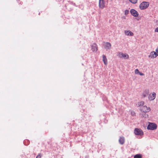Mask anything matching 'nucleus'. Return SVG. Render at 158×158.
Listing matches in <instances>:
<instances>
[{
  "label": "nucleus",
  "instance_id": "obj_16",
  "mask_svg": "<svg viewBox=\"0 0 158 158\" xmlns=\"http://www.w3.org/2000/svg\"><path fill=\"white\" fill-rule=\"evenodd\" d=\"M129 1L133 4H136L138 0H129Z\"/></svg>",
  "mask_w": 158,
  "mask_h": 158
},
{
  "label": "nucleus",
  "instance_id": "obj_25",
  "mask_svg": "<svg viewBox=\"0 0 158 158\" xmlns=\"http://www.w3.org/2000/svg\"><path fill=\"white\" fill-rule=\"evenodd\" d=\"M156 52L158 55V47L157 48L156 50Z\"/></svg>",
  "mask_w": 158,
  "mask_h": 158
},
{
  "label": "nucleus",
  "instance_id": "obj_22",
  "mask_svg": "<svg viewBox=\"0 0 158 158\" xmlns=\"http://www.w3.org/2000/svg\"><path fill=\"white\" fill-rule=\"evenodd\" d=\"M41 155L40 154H39L36 157V158H41Z\"/></svg>",
  "mask_w": 158,
  "mask_h": 158
},
{
  "label": "nucleus",
  "instance_id": "obj_8",
  "mask_svg": "<svg viewBox=\"0 0 158 158\" xmlns=\"http://www.w3.org/2000/svg\"><path fill=\"white\" fill-rule=\"evenodd\" d=\"M130 12L132 15L135 17H137L139 15L137 11L134 9H131L130 10Z\"/></svg>",
  "mask_w": 158,
  "mask_h": 158
},
{
  "label": "nucleus",
  "instance_id": "obj_2",
  "mask_svg": "<svg viewBox=\"0 0 158 158\" xmlns=\"http://www.w3.org/2000/svg\"><path fill=\"white\" fill-rule=\"evenodd\" d=\"M141 110L144 113L148 112L151 110V109L149 107H147L145 106H143L141 107Z\"/></svg>",
  "mask_w": 158,
  "mask_h": 158
},
{
  "label": "nucleus",
  "instance_id": "obj_17",
  "mask_svg": "<svg viewBox=\"0 0 158 158\" xmlns=\"http://www.w3.org/2000/svg\"><path fill=\"white\" fill-rule=\"evenodd\" d=\"M149 94V91L148 90H146L145 91V94L144 93L143 94V97H145L148 94Z\"/></svg>",
  "mask_w": 158,
  "mask_h": 158
},
{
  "label": "nucleus",
  "instance_id": "obj_13",
  "mask_svg": "<svg viewBox=\"0 0 158 158\" xmlns=\"http://www.w3.org/2000/svg\"><path fill=\"white\" fill-rule=\"evenodd\" d=\"M119 143L121 144H123L125 142V139L123 137H121L119 139Z\"/></svg>",
  "mask_w": 158,
  "mask_h": 158
},
{
  "label": "nucleus",
  "instance_id": "obj_7",
  "mask_svg": "<svg viewBox=\"0 0 158 158\" xmlns=\"http://www.w3.org/2000/svg\"><path fill=\"white\" fill-rule=\"evenodd\" d=\"M91 50L93 52H96L98 50V47L96 44L94 43L91 45Z\"/></svg>",
  "mask_w": 158,
  "mask_h": 158
},
{
  "label": "nucleus",
  "instance_id": "obj_14",
  "mask_svg": "<svg viewBox=\"0 0 158 158\" xmlns=\"http://www.w3.org/2000/svg\"><path fill=\"white\" fill-rule=\"evenodd\" d=\"M103 61L104 64L106 65L107 64V59L106 56L104 55H103Z\"/></svg>",
  "mask_w": 158,
  "mask_h": 158
},
{
  "label": "nucleus",
  "instance_id": "obj_20",
  "mask_svg": "<svg viewBox=\"0 0 158 158\" xmlns=\"http://www.w3.org/2000/svg\"><path fill=\"white\" fill-rule=\"evenodd\" d=\"M144 105V102L143 101H141L140 102L139 105L140 106H143Z\"/></svg>",
  "mask_w": 158,
  "mask_h": 158
},
{
  "label": "nucleus",
  "instance_id": "obj_19",
  "mask_svg": "<svg viewBox=\"0 0 158 158\" xmlns=\"http://www.w3.org/2000/svg\"><path fill=\"white\" fill-rule=\"evenodd\" d=\"M135 74H139V72L138 69H136L135 71Z\"/></svg>",
  "mask_w": 158,
  "mask_h": 158
},
{
  "label": "nucleus",
  "instance_id": "obj_1",
  "mask_svg": "<svg viewBox=\"0 0 158 158\" xmlns=\"http://www.w3.org/2000/svg\"><path fill=\"white\" fill-rule=\"evenodd\" d=\"M149 6V2H143L140 4L139 7L141 10H144L148 7Z\"/></svg>",
  "mask_w": 158,
  "mask_h": 158
},
{
  "label": "nucleus",
  "instance_id": "obj_12",
  "mask_svg": "<svg viewBox=\"0 0 158 158\" xmlns=\"http://www.w3.org/2000/svg\"><path fill=\"white\" fill-rule=\"evenodd\" d=\"M104 47L106 49H110L111 47V44L109 42H106L104 44Z\"/></svg>",
  "mask_w": 158,
  "mask_h": 158
},
{
  "label": "nucleus",
  "instance_id": "obj_3",
  "mask_svg": "<svg viewBox=\"0 0 158 158\" xmlns=\"http://www.w3.org/2000/svg\"><path fill=\"white\" fill-rule=\"evenodd\" d=\"M157 125L155 123H150L147 127V129L150 130H154L157 128Z\"/></svg>",
  "mask_w": 158,
  "mask_h": 158
},
{
  "label": "nucleus",
  "instance_id": "obj_10",
  "mask_svg": "<svg viewBox=\"0 0 158 158\" xmlns=\"http://www.w3.org/2000/svg\"><path fill=\"white\" fill-rule=\"evenodd\" d=\"M105 6V2L104 0H99V7L103 9Z\"/></svg>",
  "mask_w": 158,
  "mask_h": 158
},
{
  "label": "nucleus",
  "instance_id": "obj_21",
  "mask_svg": "<svg viewBox=\"0 0 158 158\" xmlns=\"http://www.w3.org/2000/svg\"><path fill=\"white\" fill-rule=\"evenodd\" d=\"M129 12V11L128 10H125L124 11V13L125 15H127Z\"/></svg>",
  "mask_w": 158,
  "mask_h": 158
},
{
  "label": "nucleus",
  "instance_id": "obj_23",
  "mask_svg": "<svg viewBox=\"0 0 158 158\" xmlns=\"http://www.w3.org/2000/svg\"><path fill=\"white\" fill-rule=\"evenodd\" d=\"M155 32H158V27H156L155 30Z\"/></svg>",
  "mask_w": 158,
  "mask_h": 158
},
{
  "label": "nucleus",
  "instance_id": "obj_18",
  "mask_svg": "<svg viewBox=\"0 0 158 158\" xmlns=\"http://www.w3.org/2000/svg\"><path fill=\"white\" fill-rule=\"evenodd\" d=\"M141 116V117H144L145 118H146L148 117V114H146L145 113H144L143 115L142 114Z\"/></svg>",
  "mask_w": 158,
  "mask_h": 158
},
{
  "label": "nucleus",
  "instance_id": "obj_9",
  "mask_svg": "<svg viewBox=\"0 0 158 158\" xmlns=\"http://www.w3.org/2000/svg\"><path fill=\"white\" fill-rule=\"evenodd\" d=\"M158 56L156 52L154 51L152 52L150 54V55L149 56V57H150L152 58H156Z\"/></svg>",
  "mask_w": 158,
  "mask_h": 158
},
{
  "label": "nucleus",
  "instance_id": "obj_4",
  "mask_svg": "<svg viewBox=\"0 0 158 158\" xmlns=\"http://www.w3.org/2000/svg\"><path fill=\"white\" fill-rule=\"evenodd\" d=\"M134 133L136 135H143V132L141 129L136 128L134 130Z\"/></svg>",
  "mask_w": 158,
  "mask_h": 158
},
{
  "label": "nucleus",
  "instance_id": "obj_15",
  "mask_svg": "<svg viewBox=\"0 0 158 158\" xmlns=\"http://www.w3.org/2000/svg\"><path fill=\"white\" fill-rule=\"evenodd\" d=\"M142 156L140 154H138L135 155L134 156V158H142Z\"/></svg>",
  "mask_w": 158,
  "mask_h": 158
},
{
  "label": "nucleus",
  "instance_id": "obj_6",
  "mask_svg": "<svg viewBox=\"0 0 158 158\" xmlns=\"http://www.w3.org/2000/svg\"><path fill=\"white\" fill-rule=\"evenodd\" d=\"M156 94L155 92H153L152 93H150L148 96V99L150 101L154 100L156 98Z\"/></svg>",
  "mask_w": 158,
  "mask_h": 158
},
{
  "label": "nucleus",
  "instance_id": "obj_11",
  "mask_svg": "<svg viewBox=\"0 0 158 158\" xmlns=\"http://www.w3.org/2000/svg\"><path fill=\"white\" fill-rule=\"evenodd\" d=\"M124 32L125 34L127 36H132L134 35V33L130 30H126Z\"/></svg>",
  "mask_w": 158,
  "mask_h": 158
},
{
  "label": "nucleus",
  "instance_id": "obj_5",
  "mask_svg": "<svg viewBox=\"0 0 158 158\" xmlns=\"http://www.w3.org/2000/svg\"><path fill=\"white\" fill-rule=\"evenodd\" d=\"M118 53L119 57L120 58H124L126 59H127L129 58V56L127 54H124L120 52H118Z\"/></svg>",
  "mask_w": 158,
  "mask_h": 158
},
{
  "label": "nucleus",
  "instance_id": "obj_24",
  "mask_svg": "<svg viewBox=\"0 0 158 158\" xmlns=\"http://www.w3.org/2000/svg\"><path fill=\"white\" fill-rule=\"evenodd\" d=\"M139 75H140V76H144V74L143 73L140 72H139Z\"/></svg>",
  "mask_w": 158,
  "mask_h": 158
}]
</instances>
